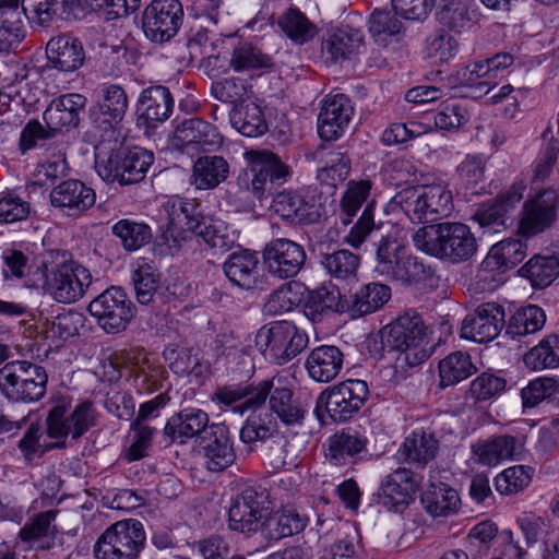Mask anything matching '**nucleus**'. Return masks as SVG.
Returning a JSON list of instances; mask_svg holds the SVG:
<instances>
[{"label":"nucleus","mask_w":559,"mask_h":559,"mask_svg":"<svg viewBox=\"0 0 559 559\" xmlns=\"http://www.w3.org/2000/svg\"><path fill=\"white\" fill-rule=\"evenodd\" d=\"M413 241L420 251L452 262L466 261L477 251L476 238L463 223L423 226L413 235Z\"/></svg>","instance_id":"nucleus-1"},{"label":"nucleus","mask_w":559,"mask_h":559,"mask_svg":"<svg viewBox=\"0 0 559 559\" xmlns=\"http://www.w3.org/2000/svg\"><path fill=\"white\" fill-rule=\"evenodd\" d=\"M46 267L45 288L58 302L72 304L85 295L92 284L88 269L72 260L67 251H50Z\"/></svg>","instance_id":"nucleus-2"},{"label":"nucleus","mask_w":559,"mask_h":559,"mask_svg":"<svg viewBox=\"0 0 559 559\" xmlns=\"http://www.w3.org/2000/svg\"><path fill=\"white\" fill-rule=\"evenodd\" d=\"M392 203L400 206L413 223H433L449 217L454 209L452 192L441 183L407 187Z\"/></svg>","instance_id":"nucleus-3"},{"label":"nucleus","mask_w":559,"mask_h":559,"mask_svg":"<svg viewBox=\"0 0 559 559\" xmlns=\"http://www.w3.org/2000/svg\"><path fill=\"white\" fill-rule=\"evenodd\" d=\"M382 344L388 350L403 353L409 365H418L430 356L426 325L416 312H405L386 325Z\"/></svg>","instance_id":"nucleus-4"},{"label":"nucleus","mask_w":559,"mask_h":559,"mask_svg":"<svg viewBox=\"0 0 559 559\" xmlns=\"http://www.w3.org/2000/svg\"><path fill=\"white\" fill-rule=\"evenodd\" d=\"M44 367L27 360H12L0 368V392L14 403H33L46 393Z\"/></svg>","instance_id":"nucleus-5"},{"label":"nucleus","mask_w":559,"mask_h":559,"mask_svg":"<svg viewBox=\"0 0 559 559\" xmlns=\"http://www.w3.org/2000/svg\"><path fill=\"white\" fill-rule=\"evenodd\" d=\"M374 271L384 280L402 285L416 283L425 275L424 264L409 255L396 235L391 233L382 235L377 243Z\"/></svg>","instance_id":"nucleus-6"},{"label":"nucleus","mask_w":559,"mask_h":559,"mask_svg":"<svg viewBox=\"0 0 559 559\" xmlns=\"http://www.w3.org/2000/svg\"><path fill=\"white\" fill-rule=\"evenodd\" d=\"M249 168L238 177V185L262 202L274 193L289 176L288 167L267 151L247 152Z\"/></svg>","instance_id":"nucleus-7"},{"label":"nucleus","mask_w":559,"mask_h":559,"mask_svg":"<svg viewBox=\"0 0 559 559\" xmlns=\"http://www.w3.org/2000/svg\"><path fill=\"white\" fill-rule=\"evenodd\" d=\"M223 53L209 56L202 61L203 68L210 72L217 70L216 73H212L214 76L227 73L229 70L243 73L273 67V58L248 39L230 35L227 37Z\"/></svg>","instance_id":"nucleus-8"},{"label":"nucleus","mask_w":559,"mask_h":559,"mask_svg":"<svg viewBox=\"0 0 559 559\" xmlns=\"http://www.w3.org/2000/svg\"><path fill=\"white\" fill-rule=\"evenodd\" d=\"M308 335L290 321H274L260 328L255 346L263 356L284 365L299 355L308 345Z\"/></svg>","instance_id":"nucleus-9"},{"label":"nucleus","mask_w":559,"mask_h":559,"mask_svg":"<svg viewBox=\"0 0 559 559\" xmlns=\"http://www.w3.org/2000/svg\"><path fill=\"white\" fill-rule=\"evenodd\" d=\"M154 162L152 152L142 147H132L112 152L107 157L96 155V170L108 182L132 185L142 181Z\"/></svg>","instance_id":"nucleus-10"},{"label":"nucleus","mask_w":559,"mask_h":559,"mask_svg":"<svg viewBox=\"0 0 559 559\" xmlns=\"http://www.w3.org/2000/svg\"><path fill=\"white\" fill-rule=\"evenodd\" d=\"M144 542L145 533L140 521H118L100 535L94 555L96 559H135Z\"/></svg>","instance_id":"nucleus-11"},{"label":"nucleus","mask_w":559,"mask_h":559,"mask_svg":"<svg viewBox=\"0 0 559 559\" xmlns=\"http://www.w3.org/2000/svg\"><path fill=\"white\" fill-rule=\"evenodd\" d=\"M368 395L366 381L349 379L322 391L317 400V408L323 406L334 423H344L359 412Z\"/></svg>","instance_id":"nucleus-12"},{"label":"nucleus","mask_w":559,"mask_h":559,"mask_svg":"<svg viewBox=\"0 0 559 559\" xmlns=\"http://www.w3.org/2000/svg\"><path fill=\"white\" fill-rule=\"evenodd\" d=\"M88 311L105 332L119 333L134 317L135 306L122 288L111 286L90 302Z\"/></svg>","instance_id":"nucleus-13"},{"label":"nucleus","mask_w":559,"mask_h":559,"mask_svg":"<svg viewBox=\"0 0 559 559\" xmlns=\"http://www.w3.org/2000/svg\"><path fill=\"white\" fill-rule=\"evenodd\" d=\"M559 213V193L545 189L527 199L520 213L518 234L525 238L534 237L550 228Z\"/></svg>","instance_id":"nucleus-14"},{"label":"nucleus","mask_w":559,"mask_h":559,"mask_svg":"<svg viewBox=\"0 0 559 559\" xmlns=\"http://www.w3.org/2000/svg\"><path fill=\"white\" fill-rule=\"evenodd\" d=\"M185 10L180 0H153L143 12V32L153 43L163 44L180 29Z\"/></svg>","instance_id":"nucleus-15"},{"label":"nucleus","mask_w":559,"mask_h":559,"mask_svg":"<svg viewBox=\"0 0 559 559\" xmlns=\"http://www.w3.org/2000/svg\"><path fill=\"white\" fill-rule=\"evenodd\" d=\"M320 194L316 189L283 190L273 197L272 209L282 218L294 224H313L322 216Z\"/></svg>","instance_id":"nucleus-16"},{"label":"nucleus","mask_w":559,"mask_h":559,"mask_svg":"<svg viewBox=\"0 0 559 559\" xmlns=\"http://www.w3.org/2000/svg\"><path fill=\"white\" fill-rule=\"evenodd\" d=\"M307 259L304 247L286 238L273 239L263 250V261L270 274L281 280L296 276Z\"/></svg>","instance_id":"nucleus-17"},{"label":"nucleus","mask_w":559,"mask_h":559,"mask_svg":"<svg viewBox=\"0 0 559 559\" xmlns=\"http://www.w3.org/2000/svg\"><path fill=\"white\" fill-rule=\"evenodd\" d=\"M503 326V307L497 302H485L464 318L461 336L476 343H487L496 338Z\"/></svg>","instance_id":"nucleus-18"},{"label":"nucleus","mask_w":559,"mask_h":559,"mask_svg":"<svg viewBox=\"0 0 559 559\" xmlns=\"http://www.w3.org/2000/svg\"><path fill=\"white\" fill-rule=\"evenodd\" d=\"M205 466L211 472H222L236 459L229 429L223 424H212L199 441Z\"/></svg>","instance_id":"nucleus-19"},{"label":"nucleus","mask_w":559,"mask_h":559,"mask_svg":"<svg viewBox=\"0 0 559 559\" xmlns=\"http://www.w3.org/2000/svg\"><path fill=\"white\" fill-rule=\"evenodd\" d=\"M417 488L414 473L400 467L382 480L378 502L390 512H402L414 500Z\"/></svg>","instance_id":"nucleus-20"},{"label":"nucleus","mask_w":559,"mask_h":559,"mask_svg":"<svg viewBox=\"0 0 559 559\" xmlns=\"http://www.w3.org/2000/svg\"><path fill=\"white\" fill-rule=\"evenodd\" d=\"M262 493L251 487L245 488L229 508V528L241 533H251L263 527L265 518Z\"/></svg>","instance_id":"nucleus-21"},{"label":"nucleus","mask_w":559,"mask_h":559,"mask_svg":"<svg viewBox=\"0 0 559 559\" xmlns=\"http://www.w3.org/2000/svg\"><path fill=\"white\" fill-rule=\"evenodd\" d=\"M47 67L59 72L72 73L85 62L82 41L71 34L51 37L46 45Z\"/></svg>","instance_id":"nucleus-22"},{"label":"nucleus","mask_w":559,"mask_h":559,"mask_svg":"<svg viewBox=\"0 0 559 559\" xmlns=\"http://www.w3.org/2000/svg\"><path fill=\"white\" fill-rule=\"evenodd\" d=\"M49 197L53 207L74 217L90 210L96 202L95 191L76 179L62 181L52 188Z\"/></svg>","instance_id":"nucleus-23"},{"label":"nucleus","mask_w":559,"mask_h":559,"mask_svg":"<svg viewBox=\"0 0 559 559\" xmlns=\"http://www.w3.org/2000/svg\"><path fill=\"white\" fill-rule=\"evenodd\" d=\"M128 109V96L119 84L105 83L100 86L99 98L92 110L93 123L104 130L119 124Z\"/></svg>","instance_id":"nucleus-24"},{"label":"nucleus","mask_w":559,"mask_h":559,"mask_svg":"<svg viewBox=\"0 0 559 559\" xmlns=\"http://www.w3.org/2000/svg\"><path fill=\"white\" fill-rule=\"evenodd\" d=\"M174 106L175 100L167 86H148L140 93L136 102L139 120L148 128L156 127L171 116Z\"/></svg>","instance_id":"nucleus-25"},{"label":"nucleus","mask_w":559,"mask_h":559,"mask_svg":"<svg viewBox=\"0 0 559 559\" xmlns=\"http://www.w3.org/2000/svg\"><path fill=\"white\" fill-rule=\"evenodd\" d=\"M354 109L344 94L328 96L318 117V130L323 140L337 139L348 126Z\"/></svg>","instance_id":"nucleus-26"},{"label":"nucleus","mask_w":559,"mask_h":559,"mask_svg":"<svg viewBox=\"0 0 559 559\" xmlns=\"http://www.w3.org/2000/svg\"><path fill=\"white\" fill-rule=\"evenodd\" d=\"M522 450L523 442L512 435L495 436L487 440H479L472 445L475 462L489 467L514 460Z\"/></svg>","instance_id":"nucleus-27"},{"label":"nucleus","mask_w":559,"mask_h":559,"mask_svg":"<svg viewBox=\"0 0 559 559\" xmlns=\"http://www.w3.org/2000/svg\"><path fill=\"white\" fill-rule=\"evenodd\" d=\"M85 96L76 93L61 95L44 111L43 120L49 130L57 135L63 129L76 127L80 111L85 107Z\"/></svg>","instance_id":"nucleus-28"},{"label":"nucleus","mask_w":559,"mask_h":559,"mask_svg":"<svg viewBox=\"0 0 559 559\" xmlns=\"http://www.w3.org/2000/svg\"><path fill=\"white\" fill-rule=\"evenodd\" d=\"M175 141L181 150L194 146L211 151L221 146L223 138L211 123L199 118H190L176 128Z\"/></svg>","instance_id":"nucleus-29"},{"label":"nucleus","mask_w":559,"mask_h":559,"mask_svg":"<svg viewBox=\"0 0 559 559\" xmlns=\"http://www.w3.org/2000/svg\"><path fill=\"white\" fill-rule=\"evenodd\" d=\"M343 364L344 354L337 346L320 345L310 350L305 366L312 380L326 383L340 374Z\"/></svg>","instance_id":"nucleus-30"},{"label":"nucleus","mask_w":559,"mask_h":559,"mask_svg":"<svg viewBox=\"0 0 559 559\" xmlns=\"http://www.w3.org/2000/svg\"><path fill=\"white\" fill-rule=\"evenodd\" d=\"M209 427V416L204 411L187 407L168 419L164 433L173 442L185 443L187 439L204 435Z\"/></svg>","instance_id":"nucleus-31"},{"label":"nucleus","mask_w":559,"mask_h":559,"mask_svg":"<svg viewBox=\"0 0 559 559\" xmlns=\"http://www.w3.org/2000/svg\"><path fill=\"white\" fill-rule=\"evenodd\" d=\"M364 45V35L359 29L343 26L331 29L322 40L321 50L330 62L348 59L358 53Z\"/></svg>","instance_id":"nucleus-32"},{"label":"nucleus","mask_w":559,"mask_h":559,"mask_svg":"<svg viewBox=\"0 0 559 559\" xmlns=\"http://www.w3.org/2000/svg\"><path fill=\"white\" fill-rule=\"evenodd\" d=\"M21 0H0V55L15 49L25 37Z\"/></svg>","instance_id":"nucleus-33"},{"label":"nucleus","mask_w":559,"mask_h":559,"mask_svg":"<svg viewBox=\"0 0 559 559\" xmlns=\"http://www.w3.org/2000/svg\"><path fill=\"white\" fill-rule=\"evenodd\" d=\"M259 260L255 253L249 250H241L229 255L224 263L226 276L235 285L253 289L259 285Z\"/></svg>","instance_id":"nucleus-34"},{"label":"nucleus","mask_w":559,"mask_h":559,"mask_svg":"<svg viewBox=\"0 0 559 559\" xmlns=\"http://www.w3.org/2000/svg\"><path fill=\"white\" fill-rule=\"evenodd\" d=\"M424 509L431 516H449L461 507V498L456 489L445 483H432L421 493Z\"/></svg>","instance_id":"nucleus-35"},{"label":"nucleus","mask_w":559,"mask_h":559,"mask_svg":"<svg viewBox=\"0 0 559 559\" xmlns=\"http://www.w3.org/2000/svg\"><path fill=\"white\" fill-rule=\"evenodd\" d=\"M270 408L281 421L287 426H300L304 421L306 409L300 402L294 399L292 388L285 385L281 378H275V384L270 397Z\"/></svg>","instance_id":"nucleus-36"},{"label":"nucleus","mask_w":559,"mask_h":559,"mask_svg":"<svg viewBox=\"0 0 559 559\" xmlns=\"http://www.w3.org/2000/svg\"><path fill=\"white\" fill-rule=\"evenodd\" d=\"M366 444L367 440L357 431L343 429L329 438L325 457L333 465H345L352 463Z\"/></svg>","instance_id":"nucleus-37"},{"label":"nucleus","mask_w":559,"mask_h":559,"mask_svg":"<svg viewBox=\"0 0 559 559\" xmlns=\"http://www.w3.org/2000/svg\"><path fill=\"white\" fill-rule=\"evenodd\" d=\"M228 176L229 164L223 156L206 155L199 157L192 167V185L201 190L216 188Z\"/></svg>","instance_id":"nucleus-38"},{"label":"nucleus","mask_w":559,"mask_h":559,"mask_svg":"<svg viewBox=\"0 0 559 559\" xmlns=\"http://www.w3.org/2000/svg\"><path fill=\"white\" fill-rule=\"evenodd\" d=\"M305 316L313 323L320 322L324 317L342 312L341 294L336 287L321 286L308 293L302 305Z\"/></svg>","instance_id":"nucleus-39"},{"label":"nucleus","mask_w":559,"mask_h":559,"mask_svg":"<svg viewBox=\"0 0 559 559\" xmlns=\"http://www.w3.org/2000/svg\"><path fill=\"white\" fill-rule=\"evenodd\" d=\"M281 32L295 45L310 43L319 34L318 26L297 8H289L277 17Z\"/></svg>","instance_id":"nucleus-40"},{"label":"nucleus","mask_w":559,"mask_h":559,"mask_svg":"<svg viewBox=\"0 0 559 559\" xmlns=\"http://www.w3.org/2000/svg\"><path fill=\"white\" fill-rule=\"evenodd\" d=\"M304 450V442L293 436L292 440L283 433L274 435L264 445V454L274 468L297 466V460Z\"/></svg>","instance_id":"nucleus-41"},{"label":"nucleus","mask_w":559,"mask_h":559,"mask_svg":"<svg viewBox=\"0 0 559 559\" xmlns=\"http://www.w3.org/2000/svg\"><path fill=\"white\" fill-rule=\"evenodd\" d=\"M519 274L535 289L545 288L559 275V259L555 255L535 254L519 270Z\"/></svg>","instance_id":"nucleus-42"},{"label":"nucleus","mask_w":559,"mask_h":559,"mask_svg":"<svg viewBox=\"0 0 559 559\" xmlns=\"http://www.w3.org/2000/svg\"><path fill=\"white\" fill-rule=\"evenodd\" d=\"M438 450L439 442L432 433L415 430L405 438L401 453L406 461L425 466L436 457Z\"/></svg>","instance_id":"nucleus-43"},{"label":"nucleus","mask_w":559,"mask_h":559,"mask_svg":"<svg viewBox=\"0 0 559 559\" xmlns=\"http://www.w3.org/2000/svg\"><path fill=\"white\" fill-rule=\"evenodd\" d=\"M359 263V257L347 249L324 253L320 260V264L331 278L340 282L355 280Z\"/></svg>","instance_id":"nucleus-44"},{"label":"nucleus","mask_w":559,"mask_h":559,"mask_svg":"<svg viewBox=\"0 0 559 559\" xmlns=\"http://www.w3.org/2000/svg\"><path fill=\"white\" fill-rule=\"evenodd\" d=\"M306 526V519L292 508H284L266 518L263 531L270 539H281L298 534Z\"/></svg>","instance_id":"nucleus-45"},{"label":"nucleus","mask_w":559,"mask_h":559,"mask_svg":"<svg viewBox=\"0 0 559 559\" xmlns=\"http://www.w3.org/2000/svg\"><path fill=\"white\" fill-rule=\"evenodd\" d=\"M391 297L389 286L380 283L364 285L352 298L350 310L355 316L372 313L383 307Z\"/></svg>","instance_id":"nucleus-46"},{"label":"nucleus","mask_w":559,"mask_h":559,"mask_svg":"<svg viewBox=\"0 0 559 559\" xmlns=\"http://www.w3.org/2000/svg\"><path fill=\"white\" fill-rule=\"evenodd\" d=\"M230 122L241 134L250 138L259 136L267 130L261 108L252 102L235 107Z\"/></svg>","instance_id":"nucleus-47"},{"label":"nucleus","mask_w":559,"mask_h":559,"mask_svg":"<svg viewBox=\"0 0 559 559\" xmlns=\"http://www.w3.org/2000/svg\"><path fill=\"white\" fill-rule=\"evenodd\" d=\"M476 372L471 357L466 353L454 352L439 362L440 386L454 385Z\"/></svg>","instance_id":"nucleus-48"},{"label":"nucleus","mask_w":559,"mask_h":559,"mask_svg":"<svg viewBox=\"0 0 559 559\" xmlns=\"http://www.w3.org/2000/svg\"><path fill=\"white\" fill-rule=\"evenodd\" d=\"M546 322L544 310L535 305L518 309L509 319L507 334L511 337L525 336L539 331Z\"/></svg>","instance_id":"nucleus-49"},{"label":"nucleus","mask_w":559,"mask_h":559,"mask_svg":"<svg viewBox=\"0 0 559 559\" xmlns=\"http://www.w3.org/2000/svg\"><path fill=\"white\" fill-rule=\"evenodd\" d=\"M192 234L201 237L206 245L221 252L230 250L235 242L236 236L230 231L222 221L201 217L198 228Z\"/></svg>","instance_id":"nucleus-50"},{"label":"nucleus","mask_w":559,"mask_h":559,"mask_svg":"<svg viewBox=\"0 0 559 559\" xmlns=\"http://www.w3.org/2000/svg\"><path fill=\"white\" fill-rule=\"evenodd\" d=\"M165 210L168 214V231L171 235L177 229L192 233L198 228L200 216L197 213V207L193 202L174 198L166 202Z\"/></svg>","instance_id":"nucleus-51"},{"label":"nucleus","mask_w":559,"mask_h":559,"mask_svg":"<svg viewBox=\"0 0 559 559\" xmlns=\"http://www.w3.org/2000/svg\"><path fill=\"white\" fill-rule=\"evenodd\" d=\"M527 254V246L520 239H504L489 251L487 262L498 269L509 270L521 263Z\"/></svg>","instance_id":"nucleus-52"},{"label":"nucleus","mask_w":559,"mask_h":559,"mask_svg":"<svg viewBox=\"0 0 559 559\" xmlns=\"http://www.w3.org/2000/svg\"><path fill=\"white\" fill-rule=\"evenodd\" d=\"M524 362L533 370L556 368L559 366V335L543 338L524 356Z\"/></svg>","instance_id":"nucleus-53"},{"label":"nucleus","mask_w":559,"mask_h":559,"mask_svg":"<svg viewBox=\"0 0 559 559\" xmlns=\"http://www.w3.org/2000/svg\"><path fill=\"white\" fill-rule=\"evenodd\" d=\"M370 179L350 180L341 199V219L343 224L347 225L352 218L357 214L362 204L370 195L372 188Z\"/></svg>","instance_id":"nucleus-54"},{"label":"nucleus","mask_w":559,"mask_h":559,"mask_svg":"<svg viewBox=\"0 0 559 559\" xmlns=\"http://www.w3.org/2000/svg\"><path fill=\"white\" fill-rule=\"evenodd\" d=\"M112 234L120 239L122 247L134 251L148 243L152 238L151 227L132 219H120L111 227Z\"/></svg>","instance_id":"nucleus-55"},{"label":"nucleus","mask_w":559,"mask_h":559,"mask_svg":"<svg viewBox=\"0 0 559 559\" xmlns=\"http://www.w3.org/2000/svg\"><path fill=\"white\" fill-rule=\"evenodd\" d=\"M490 78L489 68L484 61H476L467 64L463 69L459 70L453 78H450V82L454 87L464 86L475 91V93L489 94L493 90L490 87L489 81H480L483 78Z\"/></svg>","instance_id":"nucleus-56"},{"label":"nucleus","mask_w":559,"mask_h":559,"mask_svg":"<svg viewBox=\"0 0 559 559\" xmlns=\"http://www.w3.org/2000/svg\"><path fill=\"white\" fill-rule=\"evenodd\" d=\"M280 433L277 423L271 414L265 413L263 416H250L240 430V439L245 443H251L258 440L266 443L274 435Z\"/></svg>","instance_id":"nucleus-57"},{"label":"nucleus","mask_w":559,"mask_h":559,"mask_svg":"<svg viewBox=\"0 0 559 559\" xmlns=\"http://www.w3.org/2000/svg\"><path fill=\"white\" fill-rule=\"evenodd\" d=\"M531 467L515 465L506 468L495 478V486L501 495H514L526 488L532 480Z\"/></svg>","instance_id":"nucleus-58"},{"label":"nucleus","mask_w":559,"mask_h":559,"mask_svg":"<svg viewBox=\"0 0 559 559\" xmlns=\"http://www.w3.org/2000/svg\"><path fill=\"white\" fill-rule=\"evenodd\" d=\"M132 281L138 301L142 305H148L158 288L159 275L157 270L146 262L139 263Z\"/></svg>","instance_id":"nucleus-59"},{"label":"nucleus","mask_w":559,"mask_h":559,"mask_svg":"<svg viewBox=\"0 0 559 559\" xmlns=\"http://www.w3.org/2000/svg\"><path fill=\"white\" fill-rule=\"evenodd\" d=\"M508 213L509 212L503 207V205L493 200L492 203L481 204L476 210L473 218L485 231L499 234L506 230L509 225V218L507 216Z\"/></svg>","instance_id":"nucleus-60"},{"label":"nucleus","mask_w":559,"mask_h":559,"mask_svg":"<svg viewBox=\"0 0 559 559\" xmlns=\"http://www.w3.org/2000/svg\"><path fill=\"white\" fill-rule=\"evenodd\" d=\"M0 271L4 280H23L29 275V257L16 248H7L1 254Z\"/></svg>","instance_id":"nucleus-61"},{"label":"nucleus","mask_w":559,"mask_h":559,"mask_svg":"<svg viewBox=\"0 0 559 559\" xmlns=\"http://www.w3.org/2000/svg\"><path fill=\"white\" fill-rule=\"evenodd\" d=\"M300 302L298 293L293 289V283H284L273 290L263 306V311L270 316L292 311Z\"/></svg>","instance_id":"nucleus-62"},{"label":"nucleus","mask_w":559,"mask_h":559,"mask_svg":"<svg viewBox=\"0 0 559 559\" xmlns=\"http://www.w3.org/2000/svg\"><path fill=\"white\" fill-rule=\"evenodd\" d=\"M58 514L57 510H48L38 513L29 523H26L20 531L22 542L33 544L44 537L53 535L55 526L51 523Z\"/></svg>","instance_id":"nucleus-63"},{"label":"nucleus","mask_w":559,"mask_h":559,"mask_svg":"<svg viewBox=\"0 0 559 559\" xmlns=\"http://www.w3.org/2000/svg\"><path fill=\"white\" fill-rule=\"evenodd\" d=\"M82 316L76 311H66L47 322L46 333L49 337L66 341L79 334Z\"/></svg>","instance_id":"nucleus-64"}]
</instances>
